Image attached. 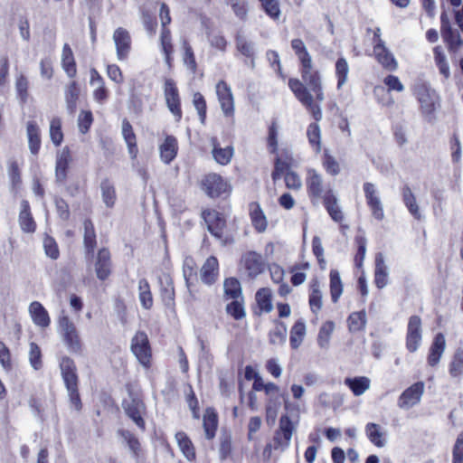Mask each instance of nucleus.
Segmentation results:
<instances>
[{
	"mask_svg": "<svg viewBox=\"0 0 463 463\" xmlns=\"http://www.w3.org/2000/svg\"><path fill=\"white\" fill-rule=\"evenodd\" d=\"M122 135L127 143L128 150L131 158H136L138 152L136 135L133 131L131 124L126 118L122 121Z\"/></svg>",
	"mask_w": 463,
	"mask_h": 463,
	"instance_id": "obj_33",
	"label": "nucleus"
},
{
	"mask_svg": "<svg viewBox=\"0 0 463 463\" xmlns=\"http://www.w3.org/2000/svg\"><path fill=\"white\" fill-rule=\"evenodd\" d=\"M226 312L236 320L242 319L246 315L243 303L238 298L226 306Z\"/></svg>",
	"mask_w": 463,
	"mask_h": 463,
	"instance_id": "obj_61",
	"label": "nucleus"
},
{
	"mask_svg": "<svg viewBox=\"0 0 463 463\" xmlns=\"http://www.w3.org/2000/svg\"><path fill=\"white\" fill-rule=\"evenodd\" d=\"M446 348V340L445 336L442 333H438L430 348V354L428 356V364L430 366H436L445 351Z\"/></svg>",
	"mask_w": 463,
	"mask_h": 463,
	"instance_id": "obj_22",
	"label": "nucleus"
},
{
	"mask_svg": "<svg viewBox=\"0 0 463 463\" xmlns=\"http://www.w3.org/2000/svg\"><path fill=\"white\" fill-rule=\"evenodd\" d=\"M219 274V263L218 260L211 256L203 263L201 269V279L207 285L213 284Z\"/></svg>",
	"mask_w": 463,
	"mask_h": 463,
	"instance_id": "obj_23",
	"label": "nucleus"
},
{
	"mask_svg": "<svg viewBox=\"0 0 463 463\" xmlns=\"http://www.w3.org/2000/svg\"><path fill=\"white\" fill-rule=\"evenodd\" d=\"M363 189L372 215L376 220L382 221L384 218V211L375 185L373 183L365 182L363 185Z\"/></svg>",
	"mask_w": 463,
	"mask_h": 463,
	"instance_id": "obj_11",
	"label": "nucleus"
},
{
	"mask_svg": "<svg viewBox=\"0 0 463 463\" xmlns=\"http://www.w3.org/2000/svg\"><path fill=\"white\" fill-rule=\"evenodd\" d=\"M212 144L213 146L212 154L214 160L222 165H228L233 156V147L232 146H226L224 148L221 147L215 137L212 139Z\"/></svg>",
	"mask_w": 463,
	"mask_h": 463,
	"instance_id": "obj_31",
	"label": "nucleus"
},
{
	"mask_svg": "<svg viewBox=\"0 0 463 463\" xmlns=\"http://www.w3.org/2000/svg\"><path fill=\"white\" fill-rule=\"evenodd\" d=\"M100 190L103 203L107 207L112 208L117 199L114 184L109 179H105L100 184Z\"/></svg>",
	"mask_w": 463,
	"mask_h": 463,
	"instance_id": "obj_44",
	"label": "nucleus"
},
{
	"mask_svg": "<svg viewBox=\"0 0 463 463\" xmlns=\"http://www.w3.org/2000/svg\"><path fill=\"white\" fill-rule=\"evenodd\" d=\"M413 94L418 99L420 109L424 115H432L436 110L439 96L437 92L432 90L429 83L419 80L413 87Z\"/></svg>",
	"mask_w": 463,
	"mask_h": 463,
	"instance_id": "obj_3",
	"label": "nucleus"
},
{
	"mask_svg": "<svg viewBox=\"0 0 463 463\" xmlns=\"http://www.w3.org/2000/svg\"><path fill=\"white\" fill-rule=\"evenodd\" d=\"M422 341L421 319L419 316H411L409 318L406 333V348L414 353L418 350Z\"/></svg>",
	"mask_w": 463,
	"mask_h": 463,
	"instance_id": "obj_9",
	"label": "nucleus"
},
{
	"mask_svg": "<svg viewBox=\"0 0 463 463\" xmlns=\"http://www.w3.org/2000/svg\"><path fill=\"white\" fill-rule=\"evenodd\" d=\"M61 66L65 71L66 74L70 78L76 76L77 69L71 48L68 43H65L62 47L61 52Z\"/></svg>",
	"mask_w": 463,
	"mask_h": 463,
	"instance_id": "obj_35",
	"label": "nucleus"
},
{
	"mask_svg": "<svg viewBox=\"0 0 463 463\" xmlns=\"http://www.w3.org/2000/svg\"><path fill=\"white\" fill-rule=\"evenodd\" d=\"M330 293L334 303H336L343 293V284L339 272L335 269L330 271Z\"/></svg>",
	"mask_w": 463,
	"mask_h": 463,
	"instance_id": "obj_52",
	"label": "nucleus"
},
{
	"mask_svg": "<svg viewBox=\"0 0 463 463\" xmlns=\"http://www.w3.org/2000/svg\"><path fill=\"white\" fill-rule=\"evenodd\" d=\"M215 93L223 116L233 120L235 102L232 88L225 80H221L215 85Z\"/></svg>",
	"mask_w": 463,
	"mask_h": 463,
	"instance_id": "obj_5",
	"label": "nucleus"
},
{
	"mask_svg": "<svg viewBox=\"0 0 463 463\" xmlns=\"http://www.w3.org/2000/svg\"><path fill=\"white\" fill-rule=\"evenodd\" d=\"M80 90L76 81L70 83L65 90V100L67 110L70 114H74L77 108Z\"/></svg>",
	"mask_w": 463,
	"mask_h": 463,
	"instance_id": "obj_41",
	"label": "nucleus"
},
{
	"mask_svg": "<svg viewBox=\"0 0 463 463\" xmlns=\"http://www.w3.org/2000/svg\"><path fill=\"white\" fill-rule=\"evenodd\" d=\"M300 74L304 83L298 79H289L288 87L315 120L320 121L322 109L319 103L325 99L320 72L311 61L300 65Z\"/></svg>",
	"mask_w": 463,
	"mask_h": 463,
	"instance_id": "obj_1",
	"label": "nucleus"
},
{
	"mask_svg": "<svg viewBox=\"0 0 463 463\" xmlns=\"http://www.w3.org/2000/svg\"><path fill=\"white\" fill-rule=\"evenodd\" d=\"M257 305L261 312L269 313L272 308L271 291L268 288H260L255 295Z\"/></svg>",
	"mask_w": 463,
	"mask_h": 463,
	"instance_id": "obj_46",
	"label": "nucleus"
},
{
	"mask_svg": "<svg viewBox=\"0 0 463 463\" xmlns=\"http://www.w3.org/2000/svg\"><path fill=\"white\" fill-rule=\"evenodd\" d=\"M131 351L143 366H149L151 349L146 333L139 331L134 335L131 340Z\"/></svg>",
	"mask_w": 463,
	"mask_h": 463,
	"instance_id": "obj_6",
	"label": "nucleus"
},
{
	"mask_svg": "<svg viewBox=\"0 0 463 463\" xmlns=\"http://www.w3.org/2000/svg\"><path fill=\"white\" fill-rule=\"evenodd\" d=\"M241 266L249 277L256 278L264 271L266 263L261 254L256 251H248L242 255Z\"/></svg>",
	"mask_w": 463,
	"mask_h": 463,
	"instance_id": "obj_12",
	"label": "nucleus"
},
{
	"mask_svg": "<svg viewBox=\"0 0 463 463\" xmlns=\"http://www.w3.org/2000/svg\"><path fill=\"white\" fill-rule=\"evenodd\" d=\"M50 137L54 146H58L63 140L61 131V120L60 118H53L50 123Z\"/></svg>",
	"mask_w": 463,
	"mask_h": 463,
	"instance_id": "obj_56",
	"label": "nucleus"
},
{
	"mask_svg": "<svg viewBox=\"0 0 463 463\" xmlns=\"http://www.w3.org/2000/svg\"><path fill=\"white\" fill-rule=\"evenodd\" d=\"M323 199L324 205L330 217L336 222H342L344 219V214L340 206L338 205L337 197L333 194V192H326Z\"/></svg>",
	"mask_w": 463,
	"mask_h": 463,
	"instance_id": "obj_25",
	"label": "nucleus"
},
{
	"mask_svg": "<svg viewBox=\"0 0 463 463\" xmlns=\"http://www.w3.org/2000/svg\"><path fill=\"white\" fill-rule=\"evenodd\" d=\"M365 433L368 439L376 447L383 448L386 444L384 433L380 425L369 422L365 425Z\"/></svg>",
	"mask_w": 463,
	"mask_h": 463,
	"instance_id": "obj_36",
	"label": "nucleus"
},
{
	"mask_svg": "<svg viewBox=\"0 0 463 463\" xmlns=\"http://www.w3.org/2000/svg\"><path fill=\"white\" fill-rule=\"evenodd\" d=\"M158 149L161 161L169 165L177 156V139L174 136H166L163 143L159 145Z\"/></svg>",
	"mask_w": 463,
	"mask_h": 463,
	"instance_id": "obj_19",
	"label": "nucleus"
},
{
	"mask_svg": "<svg viewBox=\"0 0 463 463\" xmlns=\"http://www.w3.org/2000/svg\"><path fill=\"white\" fill-rule=\"evenodd\" d=\"M307 188L310 196L316 199L321 198L323 193V180L321 175L314 169H310L307 172Z\"/></svg>",
	"mask_w": 463,
	"mask_h": 463,
	"instance_id": "obj_26",
	"label": "nucleus"
},
{
	"mask_svg": "<svg viewBox=\"0 0 463 463\" xmlns=\"http://www.w3.org/2000/svg\"><path fill=\"white\" fill-rule=\"evenodd\" d=\"M318 121L315 123L309 124L307 130V136L308 138V142L311 146L314 148L316 153H320L321 151V130L320 127L317 124Z\"/></svg>",
	"mask_w": 463,
	"mask_h": 463,
	"instance_id": "obj_51",
	"label": "nucleus"
},
{
	"mask_svg": "<svg viewBox=\"0 0 463 463\" xmlns=\"http://www.w3.org/2000/svg\"><path fill=\"white\" fill-rule=\"evenodd\" d=\"M463 373V350L458 349L449 365V373L452 377H458Z\"/></svg>",
	"mask_w": 463,
	"mask_h": 463,
	"instance_id": "obj_60",
	"label": "nucleus"
},
{
	"mask_svg": "<svg viewBox=\"0 0 463 463\" xmlns=\"http://www.w3.org/2000/svg\"><path fill=\"white\" fill-rule=\"evenodd\" d=\"M311 292L309 295V306L314 314H317L322 307V292L317 279H313L311 284Z\"/></svg>",
	"mask_w": 463,
	"mask_h": 463,
	"instance_id": "obj_43",
	"label": "nucleus"
},
{
	"mask_svg": "<svg viewBox=\"0 0 463 463\" xmlns=\"http://www.w3.org/2000/svg\"><path fill=\"white\" fill-rule=\"evenodd\" d=\"M175 439L183 455L188 460L195 458V449L188 436L184 431H179L175 434Z\"/></svg>",
	"mask_w": 463,
	"mask_h": 463,
	"instance_id": "obj_37",
	"label": "nucleus"
},
{
	"mask_svg": "<svg viewBox=\"0 0 463 463\" xmlns=\"http://www.w3.org/2000/svg\"><path fill=\"white\" fill-rule=\"evenodd\" d=\"M294 427L292 420L288 415H283L279 419V427L275 431L273 437V449H286L292 438Z\"/></svg>",
	"mask_w": 463,
	"mask_h": 463,
	"instance_id": "obj_7",
	"label": "nucleus"
},
{
	"mask_svg": "<svg viewBox=\"0 0 463 463\" xmlns=\"http://www.w3.org/2000/svg\"><path fill=\"white\" fill-rule=\"evenodd\" d=\"M376 43L373 46V54L378 62L386 70L393 71L397 69L398 63L392 53L386 48L384 42Z\"/></svg>",
	"mask_w": 463,
	"mask_h": 463,
	"instance_id": "obj_17",
	"label": "nucleus"
},
{
	"mask_svg": "<svg viewBox=\"0 0 463 463\" xmlns=\"http://www.w3.org/2000/svg\"><path fill=\"white\" fill-rule=\"evenodd\" d=\"M434 59L439 72L447 79L449 77V66L447 62L446 55L440 46H436L433 50Z\"/></svg>",
	"mask_w": 463,
	"mask_h": 463,
	"instance_id": "obj_57",
	"label": "nucleus"
},
{
	"mask_svg": "<svg viewBox=\"0 0 463 463\" xmlns=\"http://www.w3.org/2000/svg\"><path fill=\"white\" fill-rule=\"evenodd\" d=\"M334 329L335 323L333 321H326L321 326L317 335V344L321 348L328 347Z\"/></svg>",
	"mask_w": 463,
	"mask_h": 463,
	"instance_id": "obj_53",
	"label": "nucleus"
},
{
	"mask_svg": "<svg viewBox=\"0 0 463 463\" xmlns=\"http://www.w3.org/2000/svg\"><path fill=\"white\" fill-rule=\"evenodd\" d=\"M402 201L407 207L409 213L417 220H420L421 213L416 201V197L411 189L408 185H404L402 189Z\"/></svg>",
	"mask_w": 463,
	"mask_h": 463,
	"instance_id": "obj_34",
	"label": "nucleus"
},
{
	"mask_svg": "<svg viewBox=\"0 0 463 463\" xmlns=\"http://www.w3.org/2000/svg\"><path fill=\"white\" fill-rule=\"evenodd\" d=\"M29 149L33 155H37L41 147L40 129L35 122L27 124Z\"/></svg>",
	"mask_w": 463,
	"mask_h": 463,
	"instance_id": "obj_39",
	"label": "nucleus"
},
{
	"mask_svg": "<svg viewBox=\"0 0 463 463\" xmlns=\"http://www.w3.org/2000/svg\"><path fill=\"white\" fill-rule=\"evenodd\" d=\"M203 425L205 432V437L212 439L215 436L218 426V417L214 411L208 408L203 415Z\"/></svg>",
	"mask_w": 463,
	"mask_h": 463,
	"instance_id": "obj_38",
	"label": "nucleus"
},
{
	"mask_svg": "<svg viewBox=\"0 0 463 463\" xmlns=\"http://www.w3.org/2000/svg\"><path fill=\"white\" fill-rule=\"evenodd\" d=\"M118 434L123 438L133 457L137 459L141 456V446L138 439L127 430H118Z\"/></svg>",
	"mask_w": 463,
	"mask_h": 463,
	"instance_id": "obj_45",
	"label": "nucleus"
},
{
	"mask_svg": "<svg viewBox=\"0 0 463 463\" xmlns=\"http://www.w3.org/2000/svg\"><path fill=\"white\" fill-rule=\"evenodd\" d=\"M265 392V394L269 396V403L266 407V414L267 419L272 418L273 420L277 416L278 407L279 405V402L275 403L274 406L272 405V397L275 395H278L279 392V387L275 384L274 383H267L266 387L263 390Z\"/></svg>",
	"mask_w": 463,
	"mask_h": 463,
	"instance_id": "obj_40",
	"label": "nucleus"
},
{
	"mask_svg": "<svg viewBox=\"0 0 463 463\" xmlns=\"http://www.w3.org/2000/svg\"><path fill=\"white\" fill-rule=\"evenodd\" d=\"M350 67L345 57H339L335 64V77L336 79V89L340 90L348 81Z\"/></svg>",
	"mask_w": 463,
	"mask_h": 463,
	"instance_id": "obj_29",
	"label": "nucleus"
},
{
	"mask_svg": "<svg viewBox=\"0 0 463 463\" xmlns=\"http://www.w3.org/2000/svg\"><path fill=\"white\" fill-rule=\"evenodd\" d=\"M366 322V312L364 310L351 313L347 319L348 328L351 332L364 330L365 328Z\"/></svg>",
	"mask_w": 463,
	"mask_h": 463,
	"instance_id": "obj_49",
	"label": "nucleus"
},
{
	"mask_svg": "<svg viewBox=\"0 0 463 463\" xmlns=\"http://www.w3.org/2000/svg\"><path fill=\"white\" fill-rule=\"evenodd\" d=\"M202 217L207 224L209 232L217 239H222L223 229L226 225V221L222 214L215 210H204L202 213Z\"/></svg>",
	"mask_w": 463,
	"mask_h": 463,
	"instance_id": "obj_14",
	"label": "nucleus"
},
{
	"mask_svg": "<svg viewBox=\"0 0 463 463\" xmlns=\"http://www.w3.org/2000/svg\"><path fill=\"white\" fill-rule=\"evenodd\" d=\"M287 326L283 322H277L274 328L269 333V341L271 345H280L286 342Z\"/></svg>",
	"mask_w": 463,
	"mask_h": 463,
	"instance_id": "obj_50",
	"label": "nucleus"
},
{
	"mask_svg": "<svg viewBox=\"0 0 463 463\" xmlns=\"http://www.w3.org/2000/svg\"><path fill=\"white\" fill-rule=\"evenodd\" d=\"M250 216L255 230L258 232H264L268 226V221L258 203L250 204Z\"/></svg>",
	"mask_w": 463,
	"mask_h": 463,
	"instance_id": "obj_28",
	"label": "nucleus"
},
{
	"mask_svg": "<svg viewBox=\"0 0 463 463\" xmlns=\"http://www.w3.org/2000/svg\"><path fill=\"white\" fill-rule=\"evenodd\" d=\"M183 48H184V63L186 65V67L191 70L192 72H195L197 64L194 57V51L191 47V45L188 43L187 41H184L183 43Z\"/></svg>",
	"mask_w": 463,
	"mask_h": 463,
	"instance_id": "obj_62",
	"label": "nucleus"
},
{
	"mask_svg": "<svg viewBox=\"0 0 463 463\" xmlns=\"http://www.w3.org/2000/svg\"><path fill=\"white\" fill-rule=\"evenodd\" d=\"M223 289L227 298L237 299L241 296V284L234 278H229L224 280Z\"/></svg>",
	"mask_w": 463,
	"mask_h": 463,
	"instance_id": "obj_54",
	"label": "nucleus"
},
{
	"mask_svg": "<svg viewBox=\"0 0 463 463\" xmlns=\"http://www.w3.org/2000/svg\"><path fill=\"white\" fill-rule=\"evenodd\" d=\"M424 383L417 382L404 390L398 399V406L409 410L418 404L424 393Z\"/></svg>",
	"mask_w": 463,
	"mask_h": 463,
	"instance_id": "obj_10",
	"label": "nucleus"
},
{
	"mask_svg": "<svg viewBox=\"0 0 463 463\" xmlns=\"http://www.w3.org/2000/svg\"><path fill=\"white\" fill-rule=\"evenodd\" d=\"M291 47L298 57L300 65L312 61L311 55L307 52V49L301 39H293L291 41Z\"/></svg>",
	"mask_w": 463,
	"mask_h": 463,
	"instance_id": "obj_55",
	"label": "nucleus"
},
{
	"mask_svg": "<svg viewBox=\"0 0 463 463\" xmlns=\"http://www.w3.org/2000/svg\"><path fill=\"white\" fill-rule=\"evenodd\" d=\"M60 369L71 405L79 411L82 408V403L78 389L79 377L75 363L70 357L64 356L60 362Z\"/></svg>",
	"mask_w": 463,
	"mask_h": 463,
	"instance_id": "obj_2",
	"label": "nucleus"
},
{
	"mask_svg": "<svg viewBox=\"0 0 463 463\" xmlns=\"http://www.w3.org/2000/svg\"><path fill=\"white\" fill-rule=\"evenodd\" d=\"M305 335H306V325H305L304 321H302V320L297 321L291 327L290 337H289L290 346L293 349H298L300 346Z\"/></svg>",
	"mask_w": 463,
	"mask_h": 463,
	"instance_id": "obj_47",
	"label": "nucleus"
},
{
	"mask_svg": "<svg viewBox=\"0 0 463 463\" xmlns=\"http://www.w3.org/2000/svg\"><path fill=\"white\" fill-rule=\"evenodd\" d=\"M202 186L206 194L212 198L218 197L229 191V184L217 174L207 175L202 182Z\"/></svg>",
	"mask_w": 463,
	"mask_h": 463,
	"instance_id": "obj_13",
	"label": "nucleus"
},
{
	"mask_svg": "<svg viewBox=\"0 0 463 463\" xmlns=\"http://www.w3.org/2000/svg\"><path fill=\"white\" fill-rule=\"evenodd\" d=\"M388 268L384 263L383 253L375 256L374 283L378 288H383L388 284Z\"/></svg>",
	"mask_w": 463,
	"mask_h": 463,
	"instance_id": "obj_24",
	"label": "nucleus"
},
{
	"mask_svg": "<svg viewBox=\"0 0 463 463\" xmlns=\"http://www.w3.org/2000/svg\"><path fill=\"white\" fill-rule=\"evenodd\" d=\"M113 42L116 47L117 58L122 61L128 59L131 50V37L123 27L117 28L113 33Z\"/></svg>",
	"mask_w": 463,
	"mask_h": 463,
	"instance_id": "obj_15",
	"label": "nucleus"
},
{
	"mask_svg": "<svg viewBox=\"0 0 463 463\" xmlns=\"http://www.w3.org/2000/svg\"><path fill=\"white\" fill-rule=\"evenodd\" d=\"M29 313L33 322L40 327H48L51 318L45 307L38 301H33L29 306Z\"/></svg>",
	"mask_w": 463,
	"mask_h": 463,
	"instance_id": "obj_21",
	"label": "nucleus"
},
{
	"mask_svg": "<svg viewBox=\"0 0 463 463\" xmlns=\"http://www.w3.org/2000/svg\"><path fill=\"white\" fill-rule=\"evenodd\" d=\"M123 407L127 415L138 428L144 430L146 424L142 418V414L145 411V405L143 402L138 398L131 397L128 401L124 402Z\"/></svg>",
	"mask_w": 463,
	"mask_h": 463,
	"instance_id": "obj_16",
	"label": "nucleus"
},
{
	"mask_svg": "<svg viewBox=\"0 0 463 463\" xmlns=\"http://www.w3.org/2000/svg\"><path fill=\"white\" fill-rule=\"evenodd\" d=\"M95 272L100 280L107 279L111 273L110 252L108 249L102 248L99 250L95 261Z\"/></svg>",
	"mask_w": 463,
	"mask_h": 463,
	"instance_id": "obj_18",
	"label": "nucleus"
},
{
	"mask_svg": "<svg viewBox=\"0 0 463 463\" xmlns=\"http://www.w3.org/2000/svg\"><path fill=\"white\" fill-rule=\"evenodd\" d=\"M164 95L168 109L175 116L176 121H180L182 118L181 100L178 89L173 79L165 80Z\"/></svg>",
	"mask_w": 463,
	"mask_h": 463,
	"instance_id": "obj_8",
	"label": "nucleus"
},
{
	"mask_svg": "<svg viewBox=\"0 0 463 463\" xmlns=\"http://www.w3.org/2000/svg\"><path fill=\"white\" fill-rule=\"evenodd\" d=\"M84 225V246L88 254H92L96 247V233L94 225L90 220H85Z\"/></svg>",
	"mask_w": 463,
	"mask_h": 463,
	"instance_id": "obj_48",
	"label": "nucleus"
},
{
	"mask_svg": "<svg viewBox=\"0 0 463 463\" xmlns=\"http://www.w3.org/2000/svg\"><path fill=\"white\" fill-rule=\"evenodd\" d=\"M235 44L238 52L243 56L251 60V65L254 66L255 44L248 40L243 34L238 33L235 36Z\"/></svg>",
	"mask_w": 463,
	"mask_h": 463,
	"instance_id": "obj_32",
	"label": "nucleus"
},
{
	"mask_svg": "<svg viewBox=\"0 0 463 463\" xmlns=\"http://www.w3.org/2000/svg\"><path fill=\"white\" fill-rule=\"evenodd\" d=\"M193 104L198 113L200 122L203 125L205 124L207 106L204 97L200 92L194 93Z\"/></svg>",
	"mask_w": 463,
	"mask_h": 463,
	"instance_id": "obj_58",
	"label": "nucleus"
},
{
	"mask_svg": "<svg viewBox=\"0 0 463 463\" xmlns=\"http://www.w3.org/2000/svg\"><path fill=\"white\" fill-rule=\"evenodd\" d=\"M344 383L354 396L363 395L371 386V380L366 376L347 377Z\"/></svg>",
	"mask_w": 463,
	"mask_h": 463,
	"instance_id": "obj_27",
	"label": "nucleus"
},
{
	"mask_svg": "<svg viewBox=\"0 0 463 463\" xmlns=\"http://www.w3.org/2000/svg\"><path fill=\"white\" fill-rule=\"evenodd\" d=\"M93 122L92 113L90 110H82L78 117V127L82 134L89 131Z\"/></svg>",
	"mask_w": 463,
	"mask_h": 463,
	"instance_id": "obj_64",
	"label": "nucleus"
},
{
	"mask_svg": "<svg viewBox=\"0 0 463 463\" xmlns=\"http://www.w3.org/2000/svg\"><path fill=\"white\" fill-rule=\"evenodd\" d=\"M19 224L22 231L24 232H33L36 228V224L31 214L29 203L26 200H23L21 203Z\"/></svg>",
	"mask_w": 463,
	"mask_h": 463,
	"instance_id": "obj_30",
	"label": "nucleus"
},
{
	"mask_svg": "<svg viewBox=\"0 0 463 463\" xmlns=\"http://www.w3.org/2000/svg\"><path fill=\"white\" fill-rule=\"evenodd\" d=\"M29 361L34 370H40L43 366L41 349L35 343L30 344Z\"/></svg>",
	"mask_w": 463,
	"mask_h": 463,
	"instance_id": "obj_63",
	"label": "nucleus"
},
{
	"mask_svg": "<svg viewBox=\"0 0 463 463\" xmlns=\"http://www.w3.org/2000/svg\"><path fill=\"white\" fill-rule=\"evenodd\" d=\"M58 325L68 350L71 353H80L81 341L74 323L67 316H61L59 317Z\"/></svg>",
	"mask_w": 463,
	"mask_h": 463,
	"instance_id": "obj_4",
	"label": "nucleus"
},
{
	"mask_svg": "<svg viewBox=\"0 0 463 463\" xmlns=\"http://www.w3.org/2000/svg\"><path fill=\"white\" fill-rule=\"evenodd\" d=\"M71 161V152L68 147L62 148L57 155L55 165V179L57 183H64L67 178V171Z\"/></svg>",
	"mask_w": 463,
	"mask_h": 463,
	"instance_id": "obj_20",
	"label": "nucleus"
},
{
	"mask_svg": "<svg viewBox=\"0 0 463 463\" xmlns=\"http://www.w3.org/2000/svg\"><path fill=\"white\" fill-rule=\"evenodd\" d=\"M261 6L268 16L273 20H278L280 17V8L279 0H259Z\"/></svg>",
	"mask_w": 463,
	"mask_h": 463,
	"instance_id": "obj_59",
	"label": "nucleus"
},
{
	"mask_svg": "<svg viewBox=\"0 0 463 463\" xmlns=\"http://www.w3.org/2000/svg\"><path fill=\"white\" fill-rule=\"evenodd\" d=\"M138 298L143 308L150 309L153 307L150 286L146 279H141L138 281Z\"/></svg>",
	"mask_w": 463,
	"mask_h": 463,
	"instance_id": "obj_42",
	"label": "nucleus"
}]
</instances>
